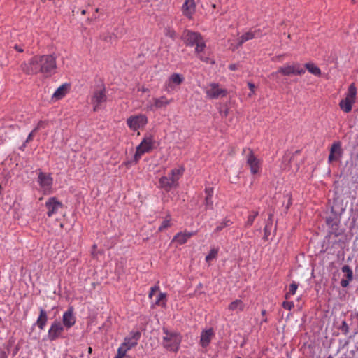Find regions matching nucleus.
<instances>
[{"instance_id":"ddd939ff","label":"nucleus","mask_w":358,"mask_h":358,"mask_svg":"<svg viewBox=\"0 0 358 358\" xmlns=\"http://www.w3.org/2000/svg\"><path fill=\"white\" fill-rule=\"evenodd\" d=\"M182 40L187 46L193 47L203 38L200 33L185 30L182 34Z\"/></svg>"},{"instance_id":"cd10ccee","label":"nucleus","mask_w":358,"mask_h":358,"mask_svg":"<svg viewBox=\"0 0 358 358\" xmlns=\"http://www.w3.org/2000/svg\"><path fill=\"white\" fill-rule=\"evenodd\" d=\"M69 88V85L65 83L59 86L54 92L52 98L57 100L62 99L66 94Z\"/></svg>"},{"instance_id":"e433bc0d","label":"nucleus","mask_w":358,"mask_h":358,"mask_svg":"<svg viewBox=\"0 0 358 358\" xmlns=\"http://www.w3.org/2000/svg\"><path fill=\"white\" fill-rule=\"evenodd\" d=\"M169 227H171V217L170 216H167L159 227L158 231H162Z\"/></svg>"},{"instance_id":"c85d7f7f","label":"nucleus","mask_w":358,"mask_h":358,"mask_svg":"<svg viewBox=\"0 0 358 358\" xmlns=\"http://www.w3.org/2000/svg\"><path fill=\"white\" fill-rule=\"evenodd\" d=\"M232 224V222L228 219L227 217H225L224 220H222L220 222H217V225L215 229H214L213 234H217L221 231L225 227H227Z\"/></svg>"},{"instance_id":"a18cd8bd","label":"nucleus","mask_w":358,"mask_h":358,"mask_svg":"<svg viewBox=\"0 0 358 358\" xmlns=\"http://www.w3.org/2000/svg\"><path fill=\"white\" fill-rule=\"evenodd\" d=\"M248 86L250 90V93L249 94V96H251L252 94H254V92H255V85L252 83L248 82Z\"/></svg>"},{"instance_id":"4c0bfd02","label":"nucleus","mask_w":358,"mask_h":358,"mask_svg":"<svg viewBox=\"0 0 358 358\" xmlns=\"http://www.w3.org/2000/svg\"><path fill=\"white\" fill-rule=\"evenodd\" d=\"M257 215H258V212H257V211L252 212L251 214H250L248 217L247 221L245 222V226L247 227H250L253 224V222Z\"/></svg>"},{"instance_id":"49530a36","label":"nucleus","mask_w":358,"mask_h":358,"mask_svg":"<svg viewBox=\"0 0 358 358\" xmlns=\"http://www.w3.org/2000/svg\"><path fill=\"white\" fill-rule=\"evenodd\" d=\"M36 132V131H34V129L30 132V134L28 135V136L25 141V143H28L33 140L34 135Z\"/></svg>"},{"instance_id":"9d476101","label":"nucleus","mask_w":358,"mask_h":358,"mask_svg":"<svg viewBox=\"0 0 358 358\" xmlns=\"http://www.w3.org/2000/svg\"><path fill=\"white\" fill-rule=\"evenodd\" d=\"M205 92L208 99H217L220 97L226 96L227 94V90L220 88L218 83H211L206 88Z\"/></svg>"},{"instance_id":"72a5a7b5","label":"nucleus","mask_w":358,"mask_h":358,"mask_svg":"<svg viewBox=\"0 0 358 358\" xmlns=\"http://www.w3.org/2000/svg\"><path fill=\"white\" fill-rule=\"evenodd\" d=\"M218 248H211L209 253L206 256V261L209 262L217 258L218 254Z\"/></svg>"},{"instance_id":"6ab92c4d","label":"nucleus","mask_w":358,"mask_h":358,"mask_svg":"<svg viewBox=\"0 0 358 358\" xmlns=\"http://www.w3.org/2000/svg\"><path fill=\"white\" fill-rule=\"evenodd\" d=\"M195 53L196 56L201 60L202 62H204L206 63L211 62L210 59L208 57L204 55V50L206 47L205 41H203V38L200 40L196 45H195Z\"/></svg>"},{"instance_id":"aec40b11","label":"nucleus","mask_w":358,"mask_h":358,"mask_svg":"<svg viewBox=\"0 0 358 358\" xmlns=\"http://www.w3.org/2000/svg\"><path fill=\"white\" fill-rule=\"evenodd\" d=\"M159 187L166 192L170 191L173 187H176L178 185L170 176L161 177L159 180Z\"/></svg>"},{"instance_id":"052dcab7","label":"nucleus","mask_w":358,"mask_h":358,"mask_svg":"<svg viewBox=\"0 0 358 358\" xmlns=\"http://www.w3.org/2000/svg\"><path fill=\"white\" fill-rule=\"evenodd\" d=\"M327 358H333L331 355H329Z\"/></svg>"},{"instance_id":"dca6fc26","label":"nucleus","mask_w":358,"mask_h":358,"mask_svg":"<svg viewBox=\"0 0 358 358\" xmlns=\"http://www.w3.org/2000/svg\"><path fill=\"white\" fill-rule=\"evenodd\" d=\"M45 207L48 209L47 215L51 217L57 213L58 210L62 207V203L55 197H50L45 202Z\"/></svg>"},{"instance_id":"bf43d9fd","label":"nucleus","mask_w":358,"mask_h":358,"mask_svg":"<svg viewBox=\"0 0 358 358\" xmlns=\"http://www.w3.org/2000/svg\"><path fill=\"white\" fill-rule=\"evenodd\" d=\"M199 287H202V284L201 283H199V285H198Z\"/></svg>"},{"instance_id":"5701e85b","label":"nucleus","mask_w":358,"mask_h":358,"mask_svg":"<svg viewBox=\"0 0 358 358\" xmlns=\"http://www.w3.org/2000/svg\"><path fill=\"white\" fill-rule=\"evenodd\" d=\"M214 336V331L212 328L203 330L200 336V345L203 348H206L209 345L211 340Z\"/></svg>"},{"instance_id":"bb28decb","label":"nucleus","mask_w":358,"mask_h":358,"mask_svg":"<svg viewBox=\"0 0 358 358\" xmlns=\"http://www.w3.org/2000/svg\"><path fill=\"white\" fill-rule=\"evenodd\" d=\"M154 106L157 108V110L166 107L169 105L173 99H168L165 96H162L159 98H153Z\"/></svg>"},{"instance_id":"4be33fe9","label":"nucleus","mask_w":358,"mask_h":358,"mask_svg":"<svg viewBox=\"0 0 358 358\" xmlns=\"http://www.w3.org/2000/svg\"><path fill=\"white\" fill-rule=\"evenodd\" d=\"M196 231H185L184 232H178L177 233L173 238L172 239V242H176L178 245H183L193 236L196 234Z\"/></svg>"},{"instance_id":"e2e57ef3","label":"nucleus","mask_w":358,"mask_h":358,"mask_svg":"<svg viewBox=\"0 0 358 358\" xmlns=\"http://www.w3.org/2000/svg\"><path fill=\"white\" fill-rule=\"evenodd\" d=\"M238 358H241V357H238Z\"/></svg>"},{"instance_id":"680f3d73","label":"nucleus","mask_w":358,"mask_h":358,"mask_svg":"<svg viewBox=\"0 0 358 358\" xmlns=\"http://www.w3.org/2000/svg\"><path fill=\"white\" fill-rule=\"evenodd\" d=\"M1 321H2V319H1V317H0V323L1 322Z\"/></svg>"},{"instance_id":"1a4fd4ad","label":"nucleus","mask_w":358,"mask_h":358,"mask_svg":"<svg viewBox=\"0 0 358 358\" xmlns=\"http://www.w3.org/2000/svg\"><path fill=\"white\" fill-rule=\"evenodd\" d=\"M148 123V117L144 114L131 115L127 120V124L129 128L135 131L144 127Z\"/></svg>"},{"instance_id":"2eb2a0df","label":"nucleus","mask_w":358,"mask_h":358,"mask_svg":"<svg viewBox=\"0 0 358 358\" xmlns=\"http://www.w3.org/2000/svg\"><path fill=\"white\" fill-rule=\"evenodd\" d=\"M185 80L182 75L174 73L171 74L165 83V90L168 92L175 89L176 86L180 85Z\"/></svg>"},{"instance_id":"58836bf2","label":"nucleus","mask_w":358,"mask_h":358,"mask_svg":"<svg viewBox=\"0 0 358 358\" xmlns=\"http://www.w3.org/2000/svg\"><path fill=\"white\" fill-rule=\"evenodd\" d=\"M48 125V120H40L36 127L34 129V131H37L38 130L41 129H44L47 127Z\"/></svg>"},{"instance_id":"c9c22d12","label":"nucleus","mask_w":358,"mask_h":358,"mask_svg":"<svg viewBox=\"0 0 358 358\" xmlns=\"http://www.w3.org/2000/svg\"><path fill=\"white\" fill-rule=\"evenodd\" d=\"M341 271L346 274L347 279L353 280V271L348 265H344L341 268Z\"/></svg>"},{"instance_id":"6e6552de","label":"nucleus","mask_w":358,"mask_h":358,"mask_svg":"<svg viewBox=\"0 0 358 358\" xmlns=\"http://www.w3.org/2000/svg\"><path fill=\"white\" fill-rule=\"evenodd\" d=\"M153 143L154 139L152 136H145L136 147V151L134 157V161L138 162L143 155L150 152L153 148Z\"/></svg>"},{"instance_id":"423d86ee","label":"nucleus","mask_w":358,"mask_h":358,"mask_svg":"<svg viewBox=\"0 0 358 358\" xmlns=\"http://www.w3.org/2000/svg\"><path fill=\"white\" fill-rule=\"evenodd\" d=\"M243 152L245 153L246 164L250 168V173L256 175L261 171V161L254 154L250 148H244Z\"/></svg>"},{"instance_id":"864d4df0","label":"nucleus","mask_w":358,"mask_h":358,"mask_svg":"<svg viewBox=\"0 0 358 358\" xmlns=\"http://www.w3.org/2000/svg\"><path fill=\"white\" fill-rule=\"evenodd\" d=\"M266 313V310H262V315L263 316H265Z\"/></svg>"},{"instance_id":"c756f323","label":"nucleus","mask_w":358,"mask_h":358,"mask_svg":"<svg viewBox=\"0 0 358 358\" xmlns=\"http://www.w3.org/2000/svg\"><path fill=\"white\" fill-rule=\"evenodd\" d=\"M185 169L183 166H180L177 169H173L171 171L169 176L175 180L176 183H178V180L184 173Z\"/></svg>"},{"instance_id":"de8ad7c7","label":"nucleus","mask_w":358,"mask_h":358,"mask_svg":"<svg viewBox=\"0 0 358 358\" xmlns=\"http://www.w3.org/2000/svg\"><path fill=\"white\" fill-rule=\"evenodd\" d=\"M0 358H8V353L1 348L0 349Z\"/></svg>"},{"instance_id":"f704fd0d","label":"nucleus","mask_w":358,"mask_h":358,"mask_svg":"<svg viewBox=\"0 0 358 358\" xmlns=\"http://www.w3.org/2000/svg\"><path fill=\"white\" fill-rule=\"evenodd\" d=\"M164 35L167 37L171 38L173 40H175L176 38V31L171 27H166L164 31Z\"/></svg>"},{"instance_id":"f257e3e1","label":"nucleus","mask_w":358,"mask_h":358,"mask_svg":"<svg viewBox=\"0 0 358 358\" xmlns=\"http://www.w3.org/2000/svg\"><path fill=\"white\" fill-rule=\"evenodd\" d=\"M22 71L27 75L42 74L49 78L57 72V57L52 54L37 55L21 64Z\"/></svg>"},{"instance_id":"f8f14e48","label":"nucleus","mask_w":358,"mask_h":358,"mask_svg":"<svg viewBox=\"0 0 358 358\" xmlns=\"http://www.w3.org/2000/svg\"><path fill=\"white\" fill-rule=\"evenodd\" d=\"M64 330V327L61 322L55 320L50 325L48 331V338L50 341H54L61 337L62 332Z\"/></svg>"},{"instance_id":"a19ab883","label":"nucleus","mask_w":358,"mask_h":358,"mask_svg":"<svg viewBox=\"0 0 358 358\" xmlns=\"http://www.w3.org/2000/svg\"><path fill=\"white\" fill-rule=\"evenodd\" d=\"M294 302L293 301H284L282 303V307L286 310H292V308L294 307Z\"/></svg>"},{"instance_id":"2f4dec72","label":"nucleus","mask_w":358,"mask_h":358,"mask_svg":"<svg viewBox=\"0 0 358 358\" xmlns=\"http://www.w3.org/2000/svg\"><path fill=\"white\" fill-rule=\"evenodd\" d=\"M155 305L162 306V307L166 306V293L160 292L158 294V296L156 299V301H155Z\"/></svg>"},{"instance_id":"ea45409f","label":"nucleus","mask_w":358,"mask_h":358,"mask_svg":"<svg viewBox=\"0 0 358 358\" xmlns=\"http://www.w3.org/2000/svg\"><path fill=\"white\" fill-rule=\"evenodd\" d=\"M340 329L341 330L342 333L345 335L349 333V327L345 320L342 322Z\"/></svg>"},{"instance_id":"a211bd4d","label":"nucleus","mask_w":358,"mask_h":358,"mask_svg":"<svg viewBox=\"0 0 358 358\" xmlns=\"http://www.w3.org/2000/svg\"><path fill=\"white\" fill-rule=\"evenodd\" d=\"M76 319L73 313V308L72 306L69 307L62 315V324L66 329H70L76 323Z\"/></svg>"},{"instance_id":"09e8293b","label":"nucleus","mask_w":358,"mask_h":358,"mask_svg":"<svg viewBox=\"0 0 358 358\" xmlns=\"http://www.w3.org/2000/svg\"><path fill=\"white\" fill-rule=\"evenodd\" d=\"M229 69L231 70V71H236L238 69V65L236 64H231L229 66Z\"/></svg>"},{"instance_id":"b1692460","label":"nucleus","mask_w":358,"mask_h":358,"mask_svg":"<svg viewBox=\"0 0 358 358\" xmlns=\"http://www.w3.org/2000/svg\"><path fill=\"white\" fill-rule=\"evenodd\" d=\"M48 320V317L46 310H45L43 308H40L39 315L34 325L37 326L41 330H43L47 324Z\"/></svg>"},{"instance_id":"7ed1b4c3","label":"nucleus","mask_w":358,"mask_h":358,"mask_svg":"<svg viewBox=\"0 0 358 358\" xmlns=\"http://www.w3.org/2000/svg\"><path fill=\"white\" fill-rule=\"evenodd\" d=\"M141 336V333L139 331H131L118 348L114 358H123L129 350L137 345Z\"/></svg>"},{"instance_id":"f3484780","label":"nucleus","mask_w":358,"mask_h":358,"mask_svg":"<svg viewBox=\"0 0 358 358\" xmlns=\"http://www.w3.org/2000/svg\"><path fill=\"white\" fill-rule=\"evenodd\" d=\"M263 34H262L260 29H255L254 30L250 29V31H247L246 33L242 34L238 38L237 48L241 46L246 41L253 39V38H259Z\"/></svg>"},{"instance_id":"473e14b6","label":"nucleus","mask_w":358,"mask_h":358,"mask_svg":"<svg viewBox=\"0 0 358 358\" xmlns=\"http://www.w3.org/2000/svg\"><path fill=\"white\" fill-rule=\"evenodd\" d=\"M298 289V284L296 282H292L289 287V292L285 294V299H288L291 296H293L296 294V292Z\"/></svg>"},{"instance_id":"412c9836","label":"nucleus","mask_w":358,"mask_h":358,"mask_svg":"<svg viewBox=\"0 0 358 358\" xmlns=\"http://www.w3.org/2000/svg\"><path fill=\"white\" fill-rule=\"evenodd\" d=\"M196 10L194 0H185L182 6V11L185 16L191 19Z\"/></svg>"},{"instance_id":"4468645a","label":"nucleus","mask_w":358,"mask_h":358,"mask_svg":"<svg viewBox=\"0 0 358 358\" xmlns=\"http://www.w3.org/2000/svg\"><path fill=\"white\" fill-rule=\"evenodd\" d=\"M38 183L44 192L49 191L53 183V178L50 173L39 171L38 174Z\"/></svg>"},{"instance_id":"13d9d810","label":"nucleus","mask_w":358,"mask_h":358,"mask_svg":"<svg viewBox=\"0 0 358 358\" xmlns=\"http://www.w3.org/2000/svg\"><path fill=\"white\" fill-rule=\"evenodd\" d=\"M355 271H356V272H358V265L356 266Z\"/></svg>"},{"instance_id":"79ce46f5","label":"nucleus","mask_w":358,"mask_h":358,"mask_svg":"<svg viewBox=\"0 0 358 358\" xmlns=\"http://www.w3.org/2000/svg\"><path fill=\"white\" fill-rule=\"evenodd\" d=\"M159 287L158 285H155L154 287H152L150 288V292H149L148 297H149L150 299H152V296H154V294H155V292L156 291L159 290Z\"/></svg>"},{"instance_id":"4d7b16f0","label":"nucleus","mask_w":358,"mask_h":358,"mask_svg":"<svg viewBox=\"0 0 358 358\" xmlns=\"http://www.w3.org/2000/svg\"><path fill=\"white\" fill-rule=\"evenodd\" d=\"M263 322H267V318L266 317L264 318L263 319Z\"/></svg>"},{"instance_id":"8fccbe9b","label":"nucleus","mask_w":358,"mask_h":358,"mask_svg":"<svg viewBox=\"0 0 358 358\" xmlns=\"http://www.w3.org/2000/svg\"><path fill=\"white\" fill-rule=\"evenodd\" d=\"M14 48L19 52H22L24 51V50L17 45H15Z\"/></svg>"},{"instance_id":"39448f33","label":"nucleus","mask_w":358,"mask_h":358,"mask_svg":"<svg viewBox=\"0 0 358 358\" xmlns=\"http://www.w3.org/2000/svg\"><path fill=\"white\" fill-rule=\"evenodd\" d=\"M357 96V88L354 83H352L348 87L346 96L342 99L339 103L341 109L346 113L352 110V105L355 103Z\"/></svg>"},{"instance_id":"9b49d317","label":"nucleus","mask_w":358,"mask_h":358,"mask_svg":"<svg viewBox=\"0 0 358 358\" xmlns=\"http://www.w3.org/2000/svg\"><path fill=\"white\" fill-rule=\"evenodd\" d=\"M343 149L342 148V143L341 141H334L329 149V155L328 156V163L331 164L333 162H338L341 159L343 155Z\"/></svg>"},{"instance_id":"20e7f679","label":"nucleus","mask_w":358,"mask_h":358,"mask_svg":"<svg viewBox=\"0 0 358 358\" xmlns=\"http://www.w3.org/2000/svg\"><path fill=\"white\" fill-rule=\"evenodd\" d=\"M306 70L302 67L301 64L298 62H293L292 64L287 63L285 65L278 68L276 71L272 72L269 77L273 79H278L280 74L285 76H290L294 75L301 76L304 74Z\"/></svg>"},{"instance_id":"603ef678","label":"nucleus","mask_w":358,"mask_h":358,"mask_svg":"<svg viewBox=\"0 0 358 358\" xmlns=\"http://www.w3.org/2000/svg\"><path fill=\"white\" fill-rule=\"evenodd\" d=\"M27 143L25 142L20 147V149L22 150H24V148L26 147Z\"/></svg>"},{"instance_id":"0eeeda50","label":"nucleus","mask_w":358,"mask_h":358,"mask_svg":"<svg viewBox=\"0 0 358 358\" xmlns=\"http://www.w3.org/2000/svg\"><path fill=\"white\" fill-rule=\"evenodd\" d=\"M106 101L107 96L105 87L101 86L95 89L91 97V104L93 106L94 111L99 110Z\"/></svg>"},{"instance_id":"3c124183","label":"nucleus","mask_w":358,"mask_h":358,"mask_svg":"<svg viewBox=\"0 0 358 358\" xmlns=\"http://www.w3.org/2000/svg\"><path fill=\"white\" fill-rule=\"evenodd\" d=\"M87 352H88V358H90V356L92 352V348L91 347H88Z\"/></svg>"},{"instance_id":"7c9ffc66","label":"nucleus","mask_w":358,"mask_h":358,"mask_svg":"<svg viewBox=\"0 0 358 358\" xmlns=\"http://www.w3.org/2000/svg\"><path fill=\"white\" fill-rule=\"evenodd\" d=\"M306 69L312 74L316 76H320L321 75L320 69L315 65L313 63H306L305 64Z\"/></svg>"},{"instance_id":"a878e982","label":"nucleus","mask_w":358,"mask_h":358,"mask_svg":"<svg viewBox=\"0 0 358 358\" xmlns=\"http://www.w3.org/2000/svg\"><path fill=\"white\" fill-rule=\"evenodd\" d=\"M245 303L241 299H236L231 302L228 306V310L236 313H239L244 310Z\"/></svg>"},{"instance_id":"c03bdc74","label":"nucleus","mask_w":358,"mask_h":358,"mask_svg":"<svg viewBox=\"0 0 358 358\" xmlns=\"http://www.w3.org/2000/svg\"><path fill=\"white\" fill-rule=\"evenodd\" d=\"M352 280H349V279H342L341 280V286L343 288H345L347 287L348 285H349V283L350 282H351Z\"/></svg>"},{"instance_id":"5fc2aeb1","label":"nucleus","mask_w":358,"mask_h":358,"mask_svg":"<svg viewBox=\"0 0 358 358\" xmlns=\"http://www.w3.org/2000/svg\"><path fill=\"white\" fill-rule=\"evenodd\" d=\"M85 13H86V10H83L81 11V14H82V15H85Z\"/></svg>"},{"instance_id":"f03ea898","label":"nucleus","mask_w":358,"mask_h":358,"mask_svg":"<svg viewBox=\"0 0 358 358\" xmlns=\"http://www.w3.org/2000/svg\"><path fill=\"white\" fill-rule=\"evenodd\" d=\"M162 345L169 351L176 352L178 351L182 341V335L176 331H170L166 327L162 328Z\"/></svg>"},{"instance_id":"6e6d98bb","label":"nucleus","mask_w":358,"mask_h":358,"mask_svg":"<svg viewBox=\"0 0 358 358\" xmlns=\"http://www.w3.org/2000/svg\"><path fill=\"white\" fill-rule=\"evenodd\" d=\"M341 358H348L347 355H343Z\"/></svg>"},{"instance_id":"393cba45","label":"nucleus","mask_w":358,"mask_h":358,"mask_svg":"<svg viewBox=\"0 0 358 358\" xmlns=\"http://www.w3.org/2000/svg\"><path fill=\"white\" fill-rule=\"evenodd\" d=\"M205 201H204V205L206 206V210H212L213 208V187H206L205 189Z\"/></svg>"},{"instance_id":"37998d69","label":"nucleus","mask_w":358,"mask_h":358,"mask_svg":"<svg viewBox=\"0 0 358 358\" xmlns=\"http://www.w3.org/2000/svg\"><path fill=\"white\" fill-rule=\"evenodd\" d=\"M146 110L150 111H155L157 110V108L154 106V101H150L146 104Z\"/></svg>"}]
</instances>
